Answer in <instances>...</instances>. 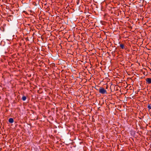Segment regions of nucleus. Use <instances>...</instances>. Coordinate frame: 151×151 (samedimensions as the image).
I'll use <instances>...</instances> for the list:
<instances>
[{"mask_svg": "<svg viewBox=\"0 0 151 151\" xmlns=\"http://www.w3.org/2000/svg\"><path fill=\"white\" fill-rule=\"evenodd\" d=\"M99 92L102 94L107 93L106 91L104 88H101L99 89Z\"/></svg>", "mask_w": 151, "mask_h": 151, "instance_id": "f257e3e1", "label": "nucleus"}, {"mask_svg": "<svg viewBox=\"0 0 151 151\" xmlns=\"http://www.w3.org/2000/svg\"><path fill=\"white\" fill-rule=\"evenodd\" d=\"M146 81L147 83L150 84L151 83V78H147L146 79Z\"/></svg>", "mask_w": 151, "mask_h": 151, "instance_id": "f03ea898", "label": "nucleus"}, {"mask_svg": "<svg viewBox=\"0 0 151 151\" xmlns=\"http://www.w3.org/2000/svg\"><path fill=\"white\" fill-rule=\"evenodd\" d=\"M9 122L10 123H12L14 122V120L12 118H10L9 119Z\"/></svg>", "mask_w": 151, "mask_h": 151, "instance_id": "7ed1b4c3", "label": "nucleus"}, {"mask_svg": "<svg viewBox=\"0 0 151 151\" xmlns=\"http://www.w3.org/2000/svg\"><path fill=\"white\" fill-rule=\"evenodd\" d=\"M120 46L122 49H123L124 48V45L122 44H120Z\"/></svg>", "mask_w": 151, "mask_h": 151, "instance_id": "20e7f679", "label": "nucleus"}, {"mask_svg": "<svg viewBox=\"0 0 151 151\" xmlns=\"http://www.w3.org/2000/svg\"><path fill=\"white\" fill-rule=\"evenodd\" d=\"M22 99L23 101H24L26 100V96H24L22 97Z\"/></svg>", "mask_w": 151, "mask_h": 151, "instance_id": "39448f33", "label": "nucleus"}, {"mask_svg": "<svg viewBox=\"0 0 151 151\" xmlns=\"http://www.w3.org/2000/svg\"><path fill=\"white\" fill-rule=\"evenodd\" d=\"M148 108L149 109H151V104H149L148 106Z\"/></svg>", "mask_w": 151, "mask_h": 151, "instance_id": "423d86ee", "label": "nucleus"}]
</instances>
